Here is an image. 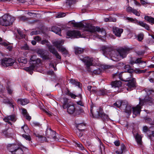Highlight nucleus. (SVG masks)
I'll list each match as a JSON object with an SVG mask.
<instances>
[{"label":"nucleus","instance_id":"obj_50","mask_svg":"<svg viewBox=\"0 0 154 154\" xmlns=\"http://www.w3.org/2000/svg\"><path fill=\"white\" fill-rule=\"evenodd\" d=\"M141 24L142 25L141 26L145 28L147 30H149L150 28L149 26L146 23L143 22V23H141Z\"/></svg>","mask_w":154,"mask_h":154},{"label":"nucleus","instance_id":"obj_10","mask_svg":"<svg viewBox=\"0 0 154 154\" xmlns=\"http://www.w3.org/2000/svg\"><path fill=\"white\" fill-rule=\"evenodd\" d=\"M15 61L14 59L8 58H5L2 60V64L3 66L5 67L11 66L13 64Z\"/></svg>","mask_w":154,"mask_h":154},{"label":"nucleus","instance_id":"obj_58","mask_svg":"<svg viewBox=\"0 0 154 154\" xmlns=\"http://www.w3.org/2000/svg\"><path fill=\"white\" fill-rule=\"evenodd\" d=\"M134 9H133L131 7H128L126 9V11L128 12H133V10Z\"/></svg>","mask_w":154,"mask_h":154},{"label":"nucleus","instance_id":"obj_52","mask_svg":"<svg viewBox=\"0 0 154 154\" xmlns=\"http://www.w3.org/2000/svg\"><path fill=\"white\" fill-rule=\"evenodd\" d=\"M37 53L40 55L41 57L45 54L44 51L41 49L38 50L37 52Z\"/></svg>","mask_w":154,"mask_h":154},{"label":"nucleus","instance_id":"obj_19","mask_svg":"<svg viewBox=\"0 0 154 154\" xmlns=\"http://www.w3.org/2000/svg\"><path fill=\"white\" fill-rule=\"evenodd\" d=\"M78 130L84 131L86 128V125L84 123L76 124L75 125Z\"/></svg>","mask_w":154,"mask_h":154},{"label":"nucleus","instance_id":"obj_32","mask_svg":"<svg viewBox=\"0 0 154 154\" xmlns=\"http://www.w3.org/2000/svg\"><path fill=\"white\" fill-rule=\"evenodd\" d=\"M66 94L68 95L73 99H75L76 97H79L81 99L82 98V96L81 94H79V96L76 95L69 91H68Z\"/></svg>","mask_w":154,"mask_h":154},{"label":"nucleus","instance_id":"obj_43","mask_svg":"<svg viewBox=\"0 0 154 154\" xmlns=\"http://www.w3.org/2000/svg\"><path fill=\"white\" fill-rule=\"evenodd\" d=\"M102 70L100 68L95 70L93 71V73L95 75H99L101 72Z\"/></svg>","mask_w":154,"mask_h":154},{"label":"nucleus","instance_id":"obj_18","mask_svg":"<svg viewBox=\"0 0 154 154\" xmlns=\"http://www.w3.org/2000/svg\"><path fill=\"white\" fill-rule=\"evenodd\" d=\"M4 120L6 122H8V123L11 124V123L9 122V121L11 120L14 122L16 121L15 116L14 115H11L8 116L4 118Z\"/></svg>","mask_w":154,"mask_h":154},{"label":"nucleus","instance_id":"obj_40","mask_svg":"<svg viewBox=\"0 0 154 154\" xmlns=\"http://www.w3.org/2000/svg\"><path fill=\"white\" fill-rule=\"evenodd\" d=\"M2 45L6 47V48L9 51H11L12 48V46L11 45L5 42L2 43Z\"/></svg>","mask_w":154,"mask_h":154},{"label":"nucleus","instance_id":"obj_24","mask_svg":"<svg viewBox=\"0 0 154 154\" xmlns=\"http://www.w3.org/2000/svg\"><path fill=\"white\" fill-rule=\"evenodd\" d=\"M17 102L18 104L24 105L28 103H29V101L26 99H19L17 100Z\"/></svg>","mask_w":154,"mask_h":154},{"label":"nucleus","instance_id":"obj_1","mask_svg":"<svg viewBox=\"0 0 154 154\" xmlns=\"http://www.w3.org/2000/svg\"><path fill=\"white\" fill-rule=\"evenodd\" d=\"M74 27L79 28H84V29L85 31L91 33H94L96 32H100L103 35V37L106 35V33L103 29H101L99 27H95L90 23H88L85 26L82 23L72 22Z\"/></svg>","mask_w":154,"mask_h":154},{"label":"nucleus","instance_id":"obj_3","mask_svg":"<svg viewBox=\"0 0 154 154\" xmlns=\"http://www.w3.org/2000/svg\"><path fill=\"white\" fill-rule=\"evenodd\" d=\"M128 72H121L119 73L117 72L113 75V77L117 76L119 79L123 81L128 82L133 77V74Z\"/></svg>","mask_w":154,"mask_h":154},{"label":"nucleus","instance_id":"obj_53","mask_svg":"<svg viewBox=\"0 0 154 154\" xmlns=\"http://www.w3.org/2000/svg\"><path fill=\"white\" fill-rule=\"evenodd\" d=\"M82 131L79 130H78V131H76V134L79 137H81L83 135V133L82 132Z\"/></svg>","mask_w":154,"mask_h":154},{"label":"nucleus","instance_id":"obj_44","mask_svg":"<svg viewBox=\"0 0 154 154\" xmlns=\"http://www.w3.org/2000/svg\"><path fill=\"white\" fill-rule=\"evenodd\" d=\"M145 121L146 122L149 123L150 125H154L153 122L150 118H147L145 119Z\"/></svg>","mask_w":154,"mask_h":154},{"label":"nucleus","instance_id":"obj_21","mask_svg":"<svg viewBox=\"0 0 154 154\" xmlns=\"http://www.w3.org/2000/svg\"><path fill=\"white\" fill-rule=\"evenodd\" d=\"M67 108V112L70 114L73 113L76 110V108H75L74 106L71 104L69 105Z\"/></svg>","mask_w":154,"mask_h":154},{"label":"nucleus","instance_id":"obj_36","mask_svg":"<svg viewBox=\"0 0 154 154\" xmlns=\"http://www.w3.org/2000/svg\"><path fill=\"white\" fill-rule=\"evenodd\" d=\"M48 48L50 52L53 54H55L57 51L56 50L55 48L53 47L52 45H50V44L48 46Z\"/></svg>","mask_w":154,"mask_h":154},{"label":"nucleus","instance_id":"obj_20","mask_svg":"<svg viewBox=\"0 0 154 154\" xmlns=\"http://www.w3.org/2000/svg\"><path fill=\"white\" fill-rule=\"evenodd\" d=\"M125 106H124V108L122 109L124 110V111L128 114H131V112L132 109H133V107L131 106H129L128 105H126L125 104Z\"/></svg>","mask_w":154,"mask_h":154},{"label":"nucleus","instance_id":"obj_23","mask_svg":"<svg viewBox=\"0 0 154 154\" xmlns=\"http://www.w3.org/2000/svg\"><path fill=\"white\" fill-rule=\"evenodd\" d=\"M51 30L52 31L60 35H61V30L60 28H59L56 26H54L52 27Z\"/></svg>","mask_w":154,"mask_h":154},{"label":"nucleus","instance_id":"obj_7","mask_svg":"<svg viewBox=\"0 0 154 154\" xmlns=\"http://www.w3.org/2000/svg\"><path fill=\"white\" fill-rule=\"evenodd\" d=\"M141 59V58L136 59L134 58H132L130 60V63L132 65L135 63H139V66L140 68L143 69L146 66V61L142 60Z\"/></svg>","mask_w":154,"mask_h":154},{"label":"nucleus","instance_id":"obj_16","mask_svg":"<svg viewBox=\"0 0 154 154\" xmlns=\"http://www.w3.org/2000/svg\"><path fill=\"white\" fill-rule=\"evenodd\" d=\"M141 108L139 105H137L135 107L133 108V114L136 116L140 114Z\"/></svg>","mask_w":154,"mask_h":154},{"label":"nucleus","instance_id":"obj_12","mask_svg":"<svg viewBox=\"0 0 154 154\" xmlns=\"http://www.w3.org/2000/svg\"><path fill=\"white\" fill-rule=\"evenodd\" d=\"M130 50V49L128 48H122L119 50L118 53L120 56L123 58L126 56Z\"/></svg>","mask_w":154,"mask_h":154},{"label":"nucleus","instance_id":"obj_47","mask_svg":"<svg viewBox=\"0 0 154 154\" xmlns=\"http://www.w3.org/2000/svg\"><path fill=\"white\" fill-rule=\"evenodd\" d=\"M61 52L63 53V54L65 55H67L68 54V51L66 50V49L65 48H62L60 50Z\"/></svg>","mask_w":154,"mask_h":154},{"label":"nucleus","instance_id":"obj_34","mask_svg":"<svg viewBox=\"0 0 154 154\" xmlns=\"http://www.w3.org/2000/svg\"><path fill=\"white\" fill-rule=\"evenodd\" d=\"M74 49L76 54H82L84 52V49L76 47Z\"/></svg>","mask_w":154,"mask_h":154},{"label":"nucleus","instance_id":"obj_26","mask_svg":"<svg viewBox=\"0 0 154 154\" xmlns=\"http://www.w3.org/2000/svg\"><path fill=\"white\" fill-rule=\"evenodd\" d=\"M22 110L23 115L26 117L27 120L29 121L31 119V118L28 113L26 109L24 108H22Z\"/></svg>","mask_w":154,"mask_h":154},{"label":"nucleus","instance_id":"obj_30","mask_svg":"<svg viewBox=\"0 0 154 154\" xmlns=\"http://www.w3.org/2000/svg\"><path fill=\"white\" fill-rule=\"evenodd\" d=\"M107 91L106 90H99L97 91V94L99 96H103L107 94Z\"/></svg>","mask_w":154,"mask_h":154},{"label":"nucleus","instance_id":"obj_33","mask_svg":"<svg viewBox=\"0 0 154 154\" xmlns=\"http://www.w3.org/2000/svg\"><path fill=\"white\" fill-rule=\"evenodd\" d=\"M69 82L73 85H74L75 86H78L80 88V82L71 79L69 80Z\"/></svg>","mask_w":154,"mask_h":154},{"label":"nucleus","instance_id":"obj_22","mask_svg":"<svg viewBox=\"0 0 154 154\" xmlns=\"http://www.w3.org/2000/svg\"><path fill=\"white\" fill-rule=\"evenodd\" d=\"M125 104L123 101L118 100L114 103V105L115 106L122 109L124 108L123 106H125Z\"/></svg>","mask_w":154,"mask_h":154},{"label":"nucleus","instance_id":"obj_31","mask_svg":"<svg viewBox=\"0 0 154 154\" xmlns=\"http://www.w3.org/2000/svg\"><path fill=\"white\" fill-rule=\"evenodd\" d=\"M111 85L112 87L115 88L119 87L122 85V82L120 81H115L112 82L111 83Z\"/></svg>","mask_w":154,"mask_h":154},{"label":"nucleus","instance_id":"obj_15","mask_svg":"<svg viewBox=\"0 0 154 154\" xmlns=\"http://www.w3.org/2000/svg\"><path fill=\"white\" fill-rule=\"evenodd\" d=\"M128 81L129 82L127 84V85L130 88H135L136 87V82L135 78L133 77Z\"/></svg>","mask_w":154,"mask_h":154},{"label":"nucleus","instance_id":"obj_59","mask_svg":"<svg viewBox=\"0 0 154 154\" xmlns=\"http://www.w3.org/2000/svg\"><path fill=\"white\" fill-rule=\"evenodd\" d=\"M39 139L41 141L43 142L44 141H46L47 140L46 137L42 135L41 137H40Z\"/></svg>","mask_w":154,"mask_h":154},{"label":"nucleus","instance_id":"obj_6","mask_svg":"<svg viewBox=\"0 0 154 154\" xmlns=\"http://www.w3.org/2000/svg\"><path fill=\"white\" fill-rule=\"evenodd\" d=\"M80 60L84 63L85 65L86 66L87 70L88 72H91L90 66L93 65V58L91 57L86 56L83 58H80Z\"/></svg>","mask_w":154,"mask_h":154},{"label":"nucleus","instance_id":"obj_28","mask_svg":"<svg viewBox=\"0 0 154 154\" xmlns=\"http://www.w3.org/2000/svg\"><path fill=\"white\" fill-rule=\"evenodd\" d=\"M135 137L137 144L140 145H141L142 144V137L141 135L138 134H137L136 135Z\"/></svg>","mask_w":154,"mask_h":154},{"label":"nucleus","instance_id":"obj_61","mask_svg":"<svg viewBox=\"0 0 154 154\" xmlns=\"http://www.w3.org/2000/svg\"><path fill=\"white\" fill-rule=\"evenodd\" d=\"M134 20L133 22H134L135 23H136L137 24H138L140 26H141L142 24H141V23H143V22H142V21H139L137 20L136 19H134Z\"/></svg>","mask_w":154,"mask_h":154},{"label":"nucleus","instance_id":"obj_39","mask_svg":"<svg viewBox=\"0 0 154 154\" xmlns=\"http://www.w3.org/2000/svg\"><path fill=\"white\" fill-rule=\"evenodd\" d=\"M18 61L19 63H22L26 64L27 63V60L26 58L23 57H21L18 59Z\"/></svg>","mask_w":154,"mask_h":154},{"label":"nucleus","instance_id":"obj_5","mask_svg":"<svg viewBox=\"0 0 154 154\" xmlns=\"http://www.w3.org/2000/svg\"><path fill=\"white\" fill-rule=\"evenodd\" d=\"M8 148L12 154H23L22 148L17 144L9 145L8 146Z\"/></svg>","mask_w":154,"mask_h":154},{"label":"nucleus","instance_id":"obj_17","mask_svg":"<svg viewBox=\"0 0 154 154\" xmlns=\"http://www.w3.org/2000/svg\"><path fill=\"white\" fill-rule=\"evenodd\" d=\"M153 100L151 98H149L148 99L145 98L144 100H141L140 98H139V103L138 105L141 107L144 105L146 102H150L151 103Z\"/></svg>","mask_w":154,"mask_h":154},{"label":"nucleus","instance_id":"obj_38","mask_svg":"<svg viewBox=\"0 0 154 154\" xmlns=\"http://www.w3.org/2000/svg\"><path fill=\"white\" fill-rule=\"evenodd\" d=\"M121 150L120 151H116V152L119 154H121L125 151V146L124 144H122L121 145Z\"/></svg>","mask_w":154,"mask_h":154},{"label":"nucleus","instance_id":"obj_37","mask_svg":"<svg viewBox=\"0 0 154 154\" xmlns=\"http://www.w3.org/2000/svg\"><path fill=\"white\" fill-rule=\"evenodd\" d=\"M144 19L148 22L154 24V18L150 16H145Z\"/></svg>","mask_w":154,"mask_h":154},{"label":"nucleus","instance_id":"obj_46","mask_svg":"<svg viewBox=\"0 0 154 154\" xmlns=\"http://www.w3.org/2000/svg\"><path fill=\"white\" fill-rule=\"evenodd\" d=\"M41 43L42 45H46L47 47L50 45V42L46 40L42 41Z\"/></svg>","mask_w":154,"mask_h":154},{"label":"nucleus","instance_id":"obj_45","mask_svg":"<svg viewBox=\"0 0 154 154\" xmlns=\"http://www.w3.org/2000/svg\"><path fill=\"white\" fill-rule=\"evenodd\" d=\"M22 137L28 141H30L31 140V137L29 135L23 134H22Z\"/></svg>","mask_w":154,"mask_h":154},{"label":"nucleus","instance_id":"obj_27","mask_svg":"<svg viewBox=\"0 0 154 154\" xmlns=\"http://www.w3.org/2000/svg\"><path fill=\"white\" fill-rule=\"evenodd\" d=\"M71 104H69L68 103V99L66 97L64 98L63 99V104L62 107L63 109H65L67 108V107Z\"/></svg>","mask_w":154,"mask_h":154},{"label":"nucleus","instance_id":"obj_51","mask_svg":"<svg viewBox=\"0 0 154 154\" xmlns=\"http://www.w3.org/2000/svg\"><path fill=\"white\" fill-rule=\"evenodd\" d=\"M65 15H66V14L64 13H60L56 16V17L57 18H59L63 17H65Z\"/></svg>","mask_w":154,"mask_h":154},{"label":"nucleus","instance_id":"obj_42","mask_svg":"<svg viewBox=\"0 0 154 154\" xmlns=\"http://www.w3.org/2000/svg\"><path fill=\"white\" fill-rule=\"evenodd\" d=\"M137 40L139 41H141L144 38V34L143 33H140L137 36Z\"/></svg>","mask_w":154,"mask_h":154},{"label":"nucleus","instance_id":"obj_14","mask_svg":"<svg viewBox=\"0 0 154 154\" xmlns=\"http://www.w3.org/2000/svg\"><path fill=\"white\" fill-rule=\"evenodd\" d=\"M30 63L34 65H37L38 66L39 64L41 63V60L37 58L35 55L32 56L30 58Z\"/></svg>","mask_w":154,"mask_h":154},{"label":"nucleus","instance_id":"obj_57","mask_svg":"<svg viewBox=\"0 0 154 154\" xmlns=\"http://www.w3.org/2000/svg\"><path fill=\"white\" fill-rule=\"evenodd\" d=\"M41 57L44 60H48L49 58L48 55L45 54H44Z\"/></svg>","mask_w":154,"mask_h":154},{"label":"nucleus","instance_id":"obj_11","mask_svg":"<svg viewBox=\"0 0 154 154\" xmlns=\"http://www.w3.org/2000/svg\"><path fill=\"white\" fill-rule=\"evenodd\" d=\"M64 40H60L55 41L52 42V44L58 50L60 51L62 48H64L62 46L64 43Z\"/></svg>","mask_w":154,"mask_h":154},{"label":"nucleus","instance_id":"obj_54","mask_svg":"<svg viewBox=\"0 0 154 154\" xmlns=\"http://www.w3.org/2000/svg\"><path fill=\"white\" fill-rule=\"evenodd\" d=\"M75 1V0H67L66 3L68 4L69 6H71Z\"/></svg>","mask_w":154,"mask_h":154},{"label":"nucleus","instance_id":"obj_4","mask_svg":"<svg viewBox=\"0 0 154 154\" xmlns=\"http://www.w3.org/2000/svg\"><path fill=\"white\" fill-rule=\"evenodd\" d=\"M14 20V18L7 14H5L0 17V24L4 26L11 25Z\"/></svg>","mask_w":154,"mask_h":154},{"label":"nucleus","instance_id":"obj_63","mask_svg":"<svg viewBox=\"0 0 154 154\" xmlns=\"http://www.w3.org/2000/svg\"><path fill=\"white\" fill-rule=\"evenodd\" d=\"M17 32L18 34L20 36V37L23 38V34L22 32L21 31V30L20 29H17Z\"/></svg>","mask_w":154,"mask_h":154},{"label":"nucleus","instance_id":"obj_2","mask_svg":"<svg viewBox=\"0 0 154 154\" xmlns=\"http://www.w3.org/2000/svg\"><path fill=\"white\" fill-rule=\"evenodd\" d=\"M90 111L94 117L98 119L100 118L103 121H107L109 119L108 116L103 112V109L101 107H95L94 110L93 108H91Z\"/></svg>","mask_w":154,"mask_h":154},{"label":"nucleus","instance_id":"obj_9","mask_svg":"<svg viewBox=\"0 0 154 154\" xmlns=\"http://www.w3.org/2000/svg\"><path fill=\"white\" fill-rule=\"evenodd\" d=\"M67 38H77L81 37L80 32L78 30L69 31L66 32Z\"/></svg>","mask_w":154,"mask_h":154},{"label":"nucleus","instance_id":"obj_56","mask_svg":"<svg viewBox=\"0 0 154 154\" xmlns=\"http://www.w3.org/2000/svg\"><path fill=\"white\" fill-rule=\"evenodd\" d=\"M132 13L137 16H140V13L136 10L134 9Z\"/></svg>","mask_w":154,"mask_h":154},{"label":"nucleus","instance_id":"obj_25","mask_svg":"<svg viewBox=\"0 0 154 154\" xmlns=\"http://www.w3.org/2000/svg\"><path fill=\"white\" fill-rule=\"evenodd\" d=\"M10 84V83L9 82H8L7 83L6 89L8 94L10 95H11L13 93L14 90Z\"/></svg>","mask_w":154,"mask_h":154},{"label":"nucleus","instance_id":"obj_55","mask_svg":"<svg viewBox=\"0 0 154 154\" xmlns=\"http://www.w3.org/2000/svg\"><path fill=\"white\" fill-rule=\"evenodd\" d=\"M76 145L77 146L79 147L81 150H83L84 149V148L82 144L80 143H77Z\"/></svg>","mask_w":154,"mask_h":154},{"label":"nucleus","instance_id":"obj_8","mask_svg":"<svg viewBox=\"0 0 154 154\" xmlns=\"http://www.w3.org/2000/svg\"><path fill=\"white\" fill-rule=\"evenodd\" d=\"M102 50L104 55L106 56V55H109L111 57H116V52L112 50L110 48L104 46L102 47Z\"/></svg>","mask_w":154,"mask_h":154},{"label":"nucleus","instance_id":"obj_48","mask_svg":"<svg viewBox=\"0 0 154 154\" xmlns=\"http://www.w3.org/2000/svg\"><path fill=\"white\" fill-rule=\"evenodd\" d=\"M23 129V131L25 133H26V132L29 129V128L26 125H24L23 126H22L21 128Z\"/></svg>","mask_w":154,"mask_h":154},{"label":"nucleus","instance_id":"obj_35","mask_svg":"<svg viewBox=\"0 0 154 154\" xmlns=\"http://www.w3.org/2000/svg\"><path fill=\"white\" fill-rule=\"evenodd\" d=\"M31 64L32 65H31V66L26 68V70L27 71L31 72L34 70V69L36 68V67L38 66L37 65H34L33 64Z\"/></svg>","mask_w":154,"mask_h":154},{"label":"nucleus","instance_id":"obj_13","mask_svg":"<svg viewBox=\"0 0 154 154\" xmlns=\"http://www.w3.org/2000/svg\"><path fill=\"white\" fill-rule=\"evenodd\" d=\"M113 33L116 36L120 37L121 36V34L123 32V30L119 27H114L113 28Z\"/></svg>","mask_w":154,"mask_h":154},{"label":"nucleus","instance_id":"obj_62","mask_svg":"<svg viewBox=\"0 0 154 154\" xmlns=\"http://www.w3.org/2000/svg\"><path fill=\"white\" fill-rule=\"evenodd\" d=\"M114 67L113 66H109L108 65H105L104 66V69H106L109 68H112Z\"/></svg>","mask_w":154,"mask_h":154},{"label":"nucleus","instance_id":"obj_49","mask_svg":"<svg viewBox=\"0 0 154 154\" xmlns=\"http://www.w3.org/2000/svg\"><path fill=\"white\" fill-rule=\"evenodd\" d=\"M147 135L150 140H152V137H154V131H151V133L149 134V133H147Z\"/></svg>","mask_w":154,"mask_h":154},{"label":"nucleus","instance_id":"obj_64","mask_svg":"<svg viewBox=\"0 0 154 154\" xmlns=\"http://www.w3.org/2000/svg\"><path fill=\"white\" fill-rule=\"evenodd\" d=\"M136 53L139 56L143 55L144 53V52L142 51H136Z\"/></svg>","mask_w":154,"mask_h":154},{"label":"nucleus","instance_id":"obj_41","mask_svg":"<svg viewBox=\"0 0 154 154\" xmlns=\"http://www.w3.org/2000/svg\"><path fill=\"white\" fill-rule=\"evenodd\" d=\"M50 134V135L48 136V137L50 138H53L54 139H55L56 138V136H55V132L53 131H51Z\"/></svg>","mask_w":154,"mask_h":154},{"label":"nucleus","instance_id":"obj_60","mask_svg":"<svg viewBox=\"0 0 154 154\" xmlns=\"http://www.w3.org/2000/svg\"><path fill=\"white\" fill-rule=\"evenodd\" d=\"M104 21L106 22H109V21H113V22H115L116 21V20L115 19L112 20L111 18L109 17V18H106L104 19Z\"/></svg>","mask_w":154,"mask_h":154},{"label":"nucleus","instance_id":"obj_29","mask_svg":"<svg viewBox=\"0 0 154 154\" xmlns=\"http://www.w3.org/2000/svg\"><path fill=\"white\" fill-rule=\"evenodd\" d=\"M124 69L127 72H129L130 73H135V71L133 69L131 68V67L129 65H127L125 66Z\"/></svg>","mask_w":154,"mask_h":154}]
</instances>
